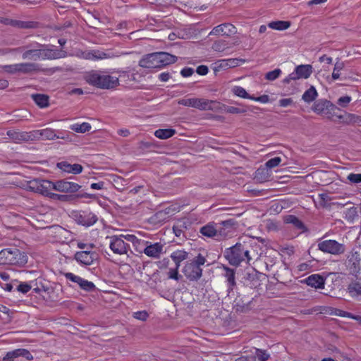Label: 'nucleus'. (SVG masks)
Returning <instances> with one entry per match:
<instances>
[{
    "mask_svg": "<svg viewBox=\"0 0 361 361\" xmlns=\"http://www.w3.org/2000/svg\"><path fill=\"white\" fill-rule=\"evenodd\" d=\"M314 112L319 115H324L327 118L333 120L336 117L339 120H342L345 123H355L360 121V116L352 114H345V115H337L334 111L338 109L337 107L326 99H319L315 102L312 107Z\"/></svg>",
    "mask_w": 361,
    "mask_h": 361,
    "instance_id": "1",
    "label": "nucleus"
},
{
    "mask_svg": "<svg viewBox=\"0 0 361 361\" xmlns=\"http://www.w3.org/2000/svg\"><path fill=\"white\" fill-rule=\"evenodd\" d=\"M84 79L89 85L102 90L114 89L119 85V80L117 77L103 74L99 71L87 72Z\"/></svg>",
    "mask_w": 361,
    "mask_h": 361,
    "instance_id": "2",
    "label": "nucleus"
},
{
    "mask_svg": "<svg viewBox=\"0 0 361 361\" xmlns=\"http://www.w3.org/2000/svg\"><path fill=\"white\" fill-rule=\"evenodd\" d=\"M224 257L228 261L229 264L233 266H238L243 262L249 263L252 259L246 245L240 243L226 249Z\"/></svg>",
    "mask_w": 361,
    "mask_h": 361,
    "instance_id": "3",
    "label": "nucleus"
},
{
    "mask_svg": "<svg viewBox=\"0 0 361 361\" xmlns=\"http://www.w3.org/2000/svg\"><path fill=\"white\" fill-rule=\"evenodd\" d=\"M27 262V256L16 247L0 251V264L23 266Z\"/></svg>",
    "mask_w": 361,
    "mask_h": 361,
    "instance_id": "4",
    "label": "nucleus"
},
{
    "mask_svg": "<svg viewBox=\"0 0 361 361\" xmlns=\"http://www.w3.org/2000/svg\"><path fill=\"white\" fill-rule=\"evenodd\" d=\"M318 250L334 255H342L345 252L344 244L340 243L335 240H325L318 243Z\"/></svg>",
    "mask_w": 361,
    "mask_h": 361,
    "instance_id": "5",
    "label": "nucleus"
},
{
    "mask_svg": "<svg viewBox=\"0 0 361 361\" xmlns=\"http://www.w3.org/2000/svg\"><path fill=\"white\" fill-rule=\"evenodd\" d=\"M178 104L188 107L196 108L200 110L207 111L216 109L212 106L213 100L202 98H183L178 101Z\"/></svg>",
    "mask_w": 361,
    "mask_h": 361,
    "instance_id": "6",
    "label": "nucleus"
},
{
    "mask_svg": "<svg viewBox=\"0 0 361 361\" xmlns=\"http://www.w3.org/2000/svg\"><path fill=\"white\" fill-rule=\"evenodd\" d=\"M54 182L44 179H33L29 182V188L34 192L49 197L54 190Z\"/></svg>",
    "mask_w": 361,
    "mask_h": 361,
    "instance_id": "7",
    "label": "nucleus"
},
{
    "mask_svg": "<svg viewBox=\"0 0 361 361\" xmlns=\"http://www.w3.org/2000/svg\"><path fill=\"white\" fill-rule=\"evenodd\" d=\"M313 68L310 64L299 65L295 68V71L283 79V83L288 84L291 80L299 79H307L312 73Z\"/></svg>",
    "mask_w": 361,
    "mask_h": 361,
    "instance_id": "8",
    "label": "nucleus"
},
{
    "mask_svg": "<svg viewBox=\"0 0 361 361\" xmlns=\"http://www.w3.org/2000/svg\"><path fill=\"white\" fill-rule=\"evenodd\" d=\"M281 159H269L264 166L259 167L255 172V179L260 183L269 180L271 176V169L277 166Z\"/></svg>",
    "mask_w": 361,
    "mask_h": 361,
    "instance_id": "9",
    "label": "nucleus"
},
{
    "mask_svg": "<svg viewBox=\"0 0 361 361\" xmlns=\"http://www.w3.org/2000/svg\"><path fill=\"white\" fill-rule=\"evenodd\" d=\"M106 238L109 240V247L114 254H127L130 250V245L125 243L123 235L107 236Z\"/></svg>",
    "mask_w": 361,
    "mask_h": 361,
    "instance_id": "10",
    "label": "nucleus"
},
{
    "mask_svg": "<svg viewBox=\"0 0 361 361\" xmlns=\"http://www.w3.org/2000/svg\"><path fill=\"white\" fill-rule=\"evenodd\" d=\"M262 274L255 269L245 270L242 278L244 286L250 288H257L261 285Z\"/></svg>",
    "mask_w": 361,
    "mask_h": 361,
    "instance_id": "11",
    "label": "nucleus"
},
{
    "mask_svg": "<svg viewBox=\"0 0 361 361\" xmlns=\"http://www.w3.org/2000/svg\"><path fill=\"white\" fill-rule=\"evenodd\" d=\"M73 217L78 224L85 226H92L97 221V217L94 213L87 211L74 212Z\"/></svg>",
    "mask_w": 361,
    "mask_h": 361,
    "instance_id": "12",
    "label": "nucleus"
},
{
    "mask_svg": "<svg viewBox=\"0 0 361 361\" xmlns=\"http://www.w3.org/2000/svg\"><path fill=\"white\" fill-rule=\"evenodd\" d=\"M81 186L68 179L59 180L54 182V190L60 192L72 193L80 190Z\"/></svg>",
    "mask_w": 361,
    "mask_h": 361,
    "instance_id": "13",
    "label": "nucleus"
},
{
    "mask_svg": "<svg viewBox=\"0 0 361 361\" xmlns=\"http://www.w3.org/2000/svg\"><path fill=\"white\" fill-rule=\"evenodd\" d=\"M98 255L92 250H82L76 252L74 259L81 264L91 265L94 261L97 259Z\"/></svg>",
    "mask_w": 361,
    "mask_h": 361,
    "instance_id": "14",
    "label": "nucleus"
},
{
    "mask_svg": "<svg viewBox=\"0 0 361 361\" xmlns=\"http://www.w3.org/2000/svg\"><path fill=\"white\" fill-rule=\"evenodd\" d=\"M64 276L66 279L78 283L80 288L85 291L92 292L96 290V286L92 282L88 281L73 273L67 272L64 274Z\"/></svg>",
    "mask_w": 361,
    "mask_h": 361,
    "instance_id": "15",
    "label": "nucleus"
},
{
    "mask_svg": "<svg viewBox=\"0 0 361 361\" xmlns=\"http://www.w3.org/2000/svg\"><path fill=\"white\" fill-rule=\"evenodd\" d=\"M118 56L111 51H102L100 50H91L82 53V57L87 60H102Z\"/></svg>",
    "mask_w": 361,
    "mask_h": 361,
    "instance_id": "16",
    "label": "nucleus"
},
{
    "mask_svg": "<svg viewBox=\"0 0 361 361\" xmlns=\"http://www.w3.org/2000/svg\"><path fill=\"white\" fill-rule=\"evenodd\" d=\"M183 271L185 277L192 281H197L202 275V268L193 264L191 262L186 263Z\"/></svg>",
    "mask_w": 361,
    "mask_h": 361,
    "instance_id": "17",
    "label": "nucleus"
},
{
    "mask_svg": "<svg viewBox=\"0 0 361 361\" xmlns=\"http://www.w3.org/2000/svg\"><path fill=\"white\" fill-rule=\"evenodd\" d=\"M237 32L236 27L229 23H225L214 27L210 32L209 35H224L230 37Z\"/></svg>",
    "mask_w": 361,
    "mask_h": 361,
    "instance_id": "18",
    "label": "nucleus"
},
{
    "mask_svg": "<svg viewBox=\"0 0 361 361\" xmlns=\"http://www.w3.org/2000/svg\"><path fill=\"white\" fill-rule=\"evenodd\" d=\"M163 248L164 245L161 243H151L148 242V244L145 245L143 253L149 257L159 259L163 253Z\"/></svg>",
    "mask_w": 361,
    "mask_h": 361,
    "instance_id": "19",
    "label": "nucleus"
},
{
    "mask_svg": "<svg viewBox=\"0 0 361 361\" xmlns=\"http://www.w3.org/2000/svg\"><path fill=\"white\" fill-rule=\"evenodd\" d=\"M212 106L216 107V109H213L212 111H225L232 114H245L247 111V107L243 106L241 108H238L232 106H227L216 101H213Z\"/></svg>",
    "mask_w": 361,
    "mask_h": 361,
    "instance_id": "20",
    "label": "nucleus"
},
{
    "mask_svg": "<svg viewBox=\"0 0 361 361\" xmlns=\"http://www.w3.org/2000/svg\"><path fill=\"white\" fill-rule=\"evenodd\" d=\"M19 357H23L29 361L33 360V356L28 350L24 348H18L8 352L3 357L2 361H14L16 358Z\"/></svg>",
    "mask_w": 361,
    "mask_h": 361,
    "instance_id": "21",
    "label": "nucleus"
},
{
    "mask_svg": "<svg viewBox=\"0 0 361 361\" xmlns=\"http://www.w3.org/2000/svg\"><path fill=\"white\" fill-rule=\"evenodd\" d=\"M139 66L145 68H160L157 52L144 56L139 61Z\"/></svg>",
    "mask_w": 361,
    "mask_h": 361,
    "instance_id": "22",
    "label": "nucleus"
},
{
    "mask_svg": "<svg viewBox=\"0 0 361 361\" xmlns=\"http://www.w3.org/2000/svg\"><path fill=\"white\" fill-rule=\"evenodd\" d=\"M337 204L338 205H341V204ZM342 206H350L349 207L345 208L343 213L344 214V218L347 221L350 223L354 222V221L358 218L357 207H355L352 202H347L345 204H342Z\"/></svg>",
    "mask_w": 361,
    "mask_h": 361,
    "instance_id": "23",
    "label": "nucleus"
},
{
    "mask_svg": "<svg viewBox=\"0 0 361 361\" xmlns=\"http://www.w3.org/2000/svg\"><path fill=\"white\" fill-rule=\"evenodd\" d=\"M160 68L174 63L178 60V57L164 51L157 52Z\"/></svg>",
    "mask_w": 361,
    "mask_h": 361,
    "instance_id": "24",
    "label": "nucleus"
},
{
    "mask_svg": "<svg viewBox=\"0 0 361 361\" xmlns=\"http://www.w3.org/2000/svg\"><path fill=\"white\" fill-rule=\"evenodd\" d=\"M347 290L352 298H361V278H357L351 281L348 286Z\"/></svg>",
    "mask_w": 361,
    "mask_h": 361,
    "instance_id": "25",
    "label": "nucleus"
},
{
    "mask_svg": "<svg viewBox=\"0 0 361 361\" xmlns=\"http://www.w3.org/2000/svg\"><path fill=\"white\" fill-rule=\"evenodd\" d=\"M61 57V53L59 50L47 49L45 47H41L40 54H39V59L45 60H52L56 59Z\"/></svg>",
    "mask_w": 361,
    "mask_h": 361,
    "instance_id": "26",
    "label": "nucleus"
},
{
    "mask_svg": "<svg viewBox=\"0 0 361 361\" xmlns=\"http://www.w3.org/2000/svg\"><path fill=\"white\" fill-rule=\"evenodd\" d=\"M306 283L308 286L315 288H323L325 283V279L319 274H312L306 279Z\"/></svg>",
    "mask_w": 361,
    "mask_h": 361,
    "instance_id": "27",
    "label": "nucleus"
},
{
    "mask_svg": "<svg viewBox=\"0 0 361 361\" xmlns=\"http://www.w3.org/2000/svg\"><path fill=\"white\" fill-rule=\"evenodd\" d=\"M200 233L205 237L217 240L216 227V224L213 222L202 226L200 230Z\"/></svg>",
    "mask_w": 361,
    "mask_h": 361,
    "instance_id": "28",
    "label": "nucleus"
},
{
    "mask_svg": "<svg viewBox=\"0 0 361 361\" xmlns=\"http://www.w3.org/2000/svg\"><path fill=\"white\" fill-rule=\"evenodd\" d=\"M58 166L63 171L71 173L73 174H78L82 171V166L80 164H70L66 161L58 164Z\"/></svg>",
    "mask_w": 361,
    "mask_h": 361,
    "instance_id": "29",
    "label": "nucleus"
},
{
    "mask_svg": "<svg viewBox=\"0 0 361 361\" xmlns=\"http://www.w3.org/2000/svg\"><path fill=\"white\" fill-rule=\"evenodd\" d=\"M224 269L225 271L224 276L228 282V292L230 293L236 285L235 270L227 267H224Z\"/></svg>",
    "mask_w": 361,
    "mask_h": 361,
    "instance_id": "30",
    "label": "nucleus"
},
{
    "mask_svg": "<svg viewBox=\"0 0 361 361\" xmlns=\"http://www.w3.org/2000/svg\"><path fill=\"white\" fill-rule=\"evenodd\" d=\"M39 66L35 63H18V73L27 74L32 72L38 71Z\"/></svg>",
    "mask_w": 361,
    "mask_h": 361,
    "instance_id": "31",
    "label": "nucleus"
},
{
    "mask_svg": "<svg viewBox=\"0 0 361 361\" xmlns=\"http://www.w3.org/2000/svg\"><path fill=\"white\" fill-rule=\"evenodd\" d=\"M33 101L40 108L47 107L49 104V97L44 94H33L31 95Z\"/></svg>",
    "mask_w": 361,
    "mask_h": 361,
    "instance_id": "32",
    "label": "nucleus"
},
{
    "mask_svg": "<svg viewBox=\"0 0 361 361\" xmlns=\"http://www.w3.org/2000/svg\"><path fill=\"white\" fill-rule=\"evenodd\" d=\"M123 239L132 243L135 247V250L140 253H142V251L141 249L137 247L138 245H142L143 247L145 245L148 244V241L138 239L135 235L131 234L123 235Z\"/></svg>",
    "mask_w": 361,
    "mask_h": 361,
    "instance_id": "33",
    "label": "nucleus"
},
{
    "mask_svg": "<svg viewBox=\"0 0 361 361\" xmlns=\"http://www.w3.org/2000/svg\"><path fill=\"white\" fill-rule=\"evenodd\" d=\"M13 27L19 29H35L38 27V23L35 21L13 20Z\"/></svg>",
    "mask_w": 361,
    "mask_h": 361,
    "instance_id": "34",
    "label": "nucleus"
},
{
    "mask_svg": "<svg viewBox=\"0 0 361 361\" xmlns=\"http://www.w3.org/2000/svg\"><path fill=\"white\" fill-rule=\"evenodd\" d=\"M188 252L185 250H178L174 251L171 255V258L173 260L177 265V268L180 267V262L188 258Z\"/></svg>",
    "mask_w": 361,
    "mask_h": 361,
    "instance_id": "35",
    "label": "nucleus"
},
{
    "mask_svg": "<svg viewBox=\"0 0 361 361\" xmlns=\"http://www.w3.org/2000/svg\"><path fill=\"white\" fill-rule=\"evenodd\" d=\"M318 96L317 91L314 86H311L302 96V99L306 103H310L316 99Z\"/></svg>",
    "mask_w": 361,
    "mask_h": 361,
    "instance_id": "36",
    "label": "nucleus"
},
{
    "mask_svg": "<svg viewBox=\"0 0 361 361\" xmlns=\"http://www.w3.org/2000/svg\"><path fill=\"white\" fill-rule=\"evenodd\" d=\"M20 52L22 53V59L24 60L37 61L39 59L40 50L26 49Z\"/></svg>",
    "mask_w": 361,
    "mask_h": 361,
    "instance_id": "37",
    "label": "nucleus"
},
{
    "mask_svg": "<svg viewBox=\"0 0 361 361\" xmlns=\"http://www.w3.org/2000/svg\"><path fill=\"white\" fill-rule=\"evenodd\" d=\"M176 130L172 128L158 129L154 132V135L159 139H168L175 135Z\"/></svg>",
    "mask_w": 361,
    "mask_h": 361,
    "instance_id": "38",
    "label": "nucleus"
},
{
    "mask_svg": "<svg viewBox=\"0 0 361 361\" xmlns=\"http://www.w3.org/2000/svg\"><path fill=\"white\" fill-rule=\"evenodd\" d=\"M70 128L76 133H85L90 131L92 128V126L89 123L84 122L81 124H73L71 126Z\"/></svg>",
    "mask_w": 361,
    "mask_h": 361,
    "instance_id": "39",
    "label": "nucleus"
},
{
    "mask_svg": "<svg viewBox=\"0 0 361 361\" xmlns=\"http://www.w3.org/2000/svg\"><path fill=\"white\" fill-rule=\"evenodd\" d=\"M268 26L271 29L284 30L290 26V23L289 21L283 20L272 21L268 24Z\"/></svg>",
    "mask_w": 361,
    "mask_h": 361,
    "instance_id": "40",
    "label": "nucleus"
},
{
    "mask_svg": "<svg viewBox=\"0 0 361 361\" xmlns=\"http://www.w3.org/2000/svg\"><path fill=\"white\" fill-rule=\"evenodd\" d=\"M47 47V45L39 44L37 42H32L27 44L23 47H18V48L13 49V51L20 52V51H23V50H26V49L40 50L41 47Z\"/></svg>",
    "mask_w": 361,
    "mask_h": 361,
    "instance_id": "41",
    "label": "nucleus"
},
{
    "mask_svg": "<svg viewBox=\"0 0 361 361\" xmlns=\"http://www.w3.org/2000/svg\"><path fill=\"white\" fill-rule=\"evenodd\" d=\"M7 135L15 142H25V132L8 130Z\"/></svg>",
    "mask_w": 361,
    "mask_h": 361,
    "instance_id": "42",
    "label": "nucleus"
},
{
    "mask_svg": "<svg viewBox=\"0 0 361 361\" xmlns=\"http://www.w3.org/2000/svg\"><path fill=\"white\" fill-rule=\"evenodd\" d=\"M40 130V135L41 139L42 140H54L55 138H63V137H60L59 136L56 135L55 133L54 130L51 128H45Z\"/></svg>",
    "mask_w": 361,
    "mask_h": 361,
    "instance_id": "43",
    "label": "nucleus"
},
{
    "mask_svg": "<svg viewBox=\"0 0 361 361\" xmlns=\"http://www.w3.org/2000/svg\"><path fill=\"white\" fill-rule=\"evenodd\" d=\"M228 48V43L226 40L219 39L215 41L212 47V49L215 51L221 52Z\"/></svg>",
    "mask_w": 361,
    "mask_h": 361,
    "instance_id": "44",
    "label": "nucleus"
},
{
    "mask_svg": "<svg viewBox=\"0 0 361 361\" xmlns=\"http://www.w3.org/2000/svg\"><path fill=\"white\" fill-rule=\"evenodd\" d=\"M285 221L288 224H293L298 229H303L305 228L303 223L296 216L288 215L286 217Z\"/></svg>",
    "mask_w": 361,
    "mask_h": 361,
    "instance_id": "45",
    "label": "nucleus"
},
{
    "mask_svg": "<svg viewBox=\"0 0 361 361\" xmlns=\"http://www.w3.org/2000/svg\"><path fill=\"white\" fill-rule=\"evenodd\" d=\"M360 258L357 252H353L348 257V263L350 268L353 267L355 269L357 267H358L360 264Z\"/></svg>",
    "mask_w": 361,
    "mask_h": 361,
    "instance_id": "46",
    "label": "nucleus"
},
{
    "mask_svg": "<svg viewBox=\"0 0 361 361\" xmlns=\"http://www.w3.org/2000/svg\"><path fill=\"white\" fill-rule=\"evenodd\" d=\"M25 142L39 140L41 139L40 130H35L30 132H25Z\"/></svg>",
    "mask_w": 361,
    "mask_h": 361,
    "instance_id": "47",
    "label": "nucleus"
},
{
    "mask_svg": "<svg viewBox=\"0 0 361 361\" xmlns=\"http://www.w3.org/2000/svg\"><path fill=\"white\" fill-rule=\"evenodd\" d=\"M233 92L234 94H235L236 96L240 97L241 98L250 99H251V98H252V96L250 95L246 92V90L240 86H235L233 88Z\"/></svg>",
    "mask_w": 361,
    "mask_h": 361,
    "instance_id": "48",
    "label": "nucleus"
},
{
    "mask_svg": "<svg viewBox=\"0 0 361 361\" xmlns=\"http://www.w3.org/2000/svg\"><path fill=\"white\" fill-rule=\"evenodd\" d=\"M217 231V240L226 238L228 235L231 234V232L227 231V229L221 225V223L216 224Z\"/></svg>",
    "mask_w": 361,
    "mask_h": 361,
    "instance_id": "49",
    "label": "nucleus"
},
{
    "mask_svg": "<svg viewBox=\"0 0 361 361\" xmlns=\"http://www.w3.org/2000/svg\"><path fill=\"white\" fill-rule=\"evenodd\" d=\"M344 68V63L343 62H340V61H337L335 65H334V71H333V73H332V78L333 80H337L340 77V74H339V72L343 70Z\"/></svg>",
    "mask_w": 361,
    "mask_h": 361,
    "instance_id": "50",
    "label": "nucleus"
},
{
    "mask_svg": "<svg viewBox=\"0 0 361 361\" xmlns=\"http://www.w3.org/2000/svg\"><path fill=\"white\" fill-rule=\"evenodd\" d=\"M235 306L236 307L237 311L246 312L249 310V305L250 303V301L246 302H241L240 299L236 298L235 300Z\"/></svg>",
    "mask_w": 361,
    "mask_h": 361,
    "instance_id": "51",
    "label": "nucleus"
},
{
    "mask_svg": "<svg viewBox=\"0 0 361 361\" xmlns=\"http://www.w3.org/2000/svg\"><path fill=\"white\" fill-rule=\"evenodd\" d=\"M49 198L54 200H59L60 202H69L72 200V196L68 195H59L56 193H53L49 196Z\"/></svg>",
    "mask_w": 361,
    "mask_h": 361,
    "instance_id": "52",
    "label": "nucleus"
},
{
    "mask_svg": "<svg viewBox=\"0 0 361 361\" xmlns=\"http://www.w3.org/2000/svg\"><path fill=\"white\" fill-rule=\"evenodd\" d=\"M255 356L259 361H267L270 357V355L266 350L258 348L256 349Z\"/></svg>",
    "mask_w": 361,
    "mask_h": 361,
    "instance_id": "53",
    "label": "nucleus"
},
{
    "mask_svg": "<svg viewBox=\"0 0 361 361\" xmlns=\"http://www.w3.org/2000/svg\"><path fill=\"white\" fill-rule=\"evenodd\" d=\"M281 73V71L279 68H276L272 71H269L266 73L265 78L268 80L273 81L278 78Z\"/></svg>",
    "mask_w": 361,
    "mask_h": 361,
    "instance_id": "54",
    "label": "nucleus"
},
{
    "mask_svg": "<svg viewBox=\"0 0 361 361\" xmlns=\"http://www.w3.org/2000/svg\"><path fill=\"white\" fill-rule=\"evenodd\" d=\"M331 200L330 197L326 193H321L318 195V202L320 205L326 207L329 206V202Z\"/></svg>",
    "mask_w": 361,
    "mask_h": 361,
    "instance_id": "55",
    "label": "nucleus"
},
{
    "mask_svg": "<svg viewBox=\"0 0 361 361\" xmlns=\"http://www.w3.org/2000/svg\"><path fill=\"white\" fill-rule=\"evenodd\" d=\"M3 70L11 74H15L18 73V63L13 65H6L2 67Z\"/></svg>",
    "mask_w": 361,
    "mask_h": 361,
    "instance_id": "56",
    "label": "nucleus"
},
{
    "mask_svg": "<svg viewBox=\"0 0 361 361\" xmlns=\"http://www.w3.org/2000/svg\"><path fill=\"white\" fill-rule=\"evenodd\" d=\"M149 317V314L147 311H138L133 313V317L140 320V321H146Z\"/></svg>",
    "mask_w": 361,
    "mask_h": 361,
    "instance_id": "57",
    "label": "nucleus"
},
{
    "mask_svg": "<svg viewBox=\"0 0 361 361\" xmlns=\"http://www.w3.org/2000/svg\"><path fill=\"white\" fill-rule=\"evenodd\" d=\"M221 225L227 229V231L233 233L235 221L233 219H228L221 222Z\"/></svg>",
    "mask_w": 361,
    "mask_h": 361,
    "instance_id": "58",
    "label": "nucleus"
},
{
    "mask_svg": "<svg viewBox=\"0 0 361 361\" xmlns=\"http://www.w3.org/2000/svg\"><path fill=\"white\" fill-rule=\"evenodd\" d=\"M331 314H334L336 316H339L341 317H347L349 318L352 317V313L345 312L339 309H334V310L331 312Z\"/></svg>",
    "mask_w": 361,
    "mask_h": 361,
    "instance_id": "59",
    "label": "nucleus"
},
{
    "mask_svg": "<svg viewBox=\"0 0 361 361\" xmlns=\"http://www.w3.org/2000/svg\"><path fill=\"white\" fill-rule=\"evenodd\" d=\"M17 290L22 293H27L31 289V286L27 283H20L16 288Z\"/></svg>",
    "mask_w": 361,
    "mask_h": 361,
    "instance_id": "60",
    "label": "nucleus"
},
{
    "mask_svg": "<svg viewBox=\"0 0 361 361\" xmlns=\"http://www.w3.org/2000/svg\"><path fill=\"white\" fill-rule=\"evenodd\" d=\"M171 211L174 212L175 209H172L171 207H167L164 210L158 212L156 214V216L157 218L161 219L162 220H165L167 218L165 216L167 215V214H169Z\"/></svg>",
    "mask_w": 361,
    "mask_h": 361,
    "instance_id": "61",
    "label": "nucleus"
},
{
    "mask_svg": "<svg viewBox=\"0 0 361 361\" xmlns=\"http://www.w3.org/2000/svg\"><path fill=\"white\" fill-rule=\"evenodd\" d=\"M205 262L206 259L204 257H203L201 254H199L191 262L193 264L200 267L202 265L204 264Z\"/></svg>",
    "mask_w": 361,
    "mask_h": 361,
    "instance_id": "62",
    "label": "nucleus"
},
{
    "mask_svg": "<svg viewBox=\"0 0 361 361\" xmlns=\"http://www.w3.org/2000/svg\"><path fill=\"white\" fill-rule=\"evenodd\" d=\"M348 180L353 183H361V173H350L348 176Z\"/></svg>",
    "mask_w": 361,
    "mask_h": 361,
    "instance_id": "63",
    "label": "nucleus"
},
{
    "mask_svg": "<svg viewBox=\"0 0 361 361\" xmlns=\"http://www.w3.org/2000/svg\"><path fill=\"white\" fill-rule=\"evenodd\" d=\"M351 101V97L349 96L341 97L337 102V104L342 106L345 107Z\"/></svg>",
    "mask_w": 361,
    "mask_h": 361,
    "instance_id": "64",
    "label": "nucleus"
}]
</instances>
